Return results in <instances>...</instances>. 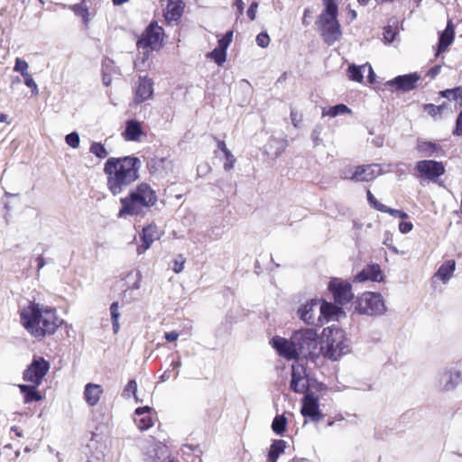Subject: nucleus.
Returning <instances> with one entry per match:
<instances>
[{
	"label": "nucleus",
	"instance_id": "f257e3e1",
	"mask_svg": "<svg viewBox=\"0 0 462 462\" xmlns=\"http://www.w3.org/2000/svg\"><path fill=\"white\" fill-rule=\"evenodd\" d=\"M141 162L137 157H110L104 165L106 188L113 196L126 191L139 179Z\"/></svg>",
	"mask_w": 462,
	"mask_h": 462
},
{
	"label": "nucleus",
	"instance_id": "f03ea898",
	"mask_svg": "<svg viewBox=\"0 0 462 462\" xmlns=\"http://www.w3.org/2000/svg\"><path fill=\"white\" fill-rule=\"evenodd\" d=\"M20 317L22 325L36 338L54 334L61 324L53 309L35 302H30L24 307L21 310Z\"/></svg>",
	"mask_w": 462,
	"mask_h": 462
},
{
	"label": "nucleus",
	"instance_id": "7ed1b4c3",
	"mask_svg": "<svg viewBox=\"0 0 462 462\" xmlns=\"http://www.w3.org/2000/svg\"><path fill=\"white\" fill-rule=\"evenodd\" d=\"M157 200L156 191L148 183L141 182L130 189L125 197L120 199L121 208L117 217L124 218L143 214L153 207Z\"/></svg>",
	"mask_w": 462,
	"mask_h": 462
},
{
	"label": "nucleus",
	"instance_id": "20e7f679",
	"mask_svg": "<svg viewBox=\"0 0 462 462\" xmlns=\"http://www.w3.org/2000/svg\"><path fill=\"white\" fill-rule=\"evenodd\" d=\"M324 346H321L324 356L337 361L349 352V346L345 337V332L337 326L328 327L322 332Z\"/></svg>",
	"mask_w": 462,
	"mask_h": 462
},
{
	"label": "nucleus",
	"instance_id": "39448f33",
	"mask_svg": "<svg viewBox=\"0 0 462 462\" xmlns=\"http://www.w3.org/2000/svg\"><path fill=\"white\" fill-rule=\"evenodd\" d=\"M325 10L319 15V29L326 43L334 44L340 39L341 30L337 21V5L335 0H322Z\"/></svg>",
	"mask_w": 462,
	"mask_h": 462
},
{
	"label": "nucleus",
	"instance_id": "423d86ee",
	"mask_svg": "<svg viewBox=\"0 0 462 462\" xmlns=\"http://www.w3.org/2000/svg\"><path fill=\"white\" fill-rule=\"evenodd\" d=\"M293 342L300 356L314 360L322 352L319 346L318 333L315 328H300L292 333Z\"/></svg>",
	"mask_w": 462,
	"mask_h": 462
},
{
	"label": "nucleus",
	"instance_id": "0eeeda50",
	"mask_svg": "<svg viewBox=\"0 0 462 462\" xmlns=\"http://www.w3.org/2000/svg\"><path fill=\"white\" fill-rule=\"evenodd\" d=\"M357 310L361 314L376 316L383 314L386 307L380 293L367 291L359 299Z\"/></svg>",
	"mask_w": 462,
	"mask_h": 462
},
{
	"label": "nucleus",
	"instance_id": "6e6552de",
	"mask_svg": "<svg viewBox=\"0 0 462 462\" xmlns=\"http://www.w3.org/2000/svg\"><path fill=\"white\" fill-rule=\"evenodd\" d=\"M163 39V28L159 26L157 23L152 22L143 32L141 38L137 42L138 49L158 50L162 47Z\"/></svg>",
	"mask_w": 462,
	"mask_h": 462
},
{
	"label": "nucleus",
	"instance_id": "1a4fd4ad",
	"mask_svg": "<svg viewBox=\"0 0 462 462\" xmlns=\"http://www.w3.org/2000/svg\"><path fill=\"white\" fill-rule=\"evenodd\" d=\"M50 370V363L43 357L34 356L32 363L23 373V379L36 385L42 384L45 375Z\"/></svg>",
	"mask_w": 462,
	"mask_h": 462
},
{
	"label": "nucleus",
	"instance_id": "9d476101",
	"mask_svg": "<svg viewBox=\"0 0 462 462\" xmlns=\"http://www.w3.org/2000/svg\"><path fill=\"white\" fill-rule=\"evenodd\" d=\"M415 171L420 178L437 182L438 179L445 173V167L441 162L422 160L416 163Z\"/></svg>",
	"mask_w": 462,
	"mask_h": 462
},
{
	"label": "nucleus",
	"instance_id": "9b49d317",
	"mask_svg": "<svg viewBox=\"0 0 462 462\" xmlns=\"http://www.w3.org/2000/svg\"><path fill=\"white\" fill-rule=\"evenodd\" d=\"M328 289L337 304H346L353 299L351 284L347 282L334 278L329 282Z\"/></svg>",
	"mask_w": 462,
	"mask_h": 462
},
{
	"label": "nucleus",
	"instance_id": "f8f14e48",
	"mask_svg": "<svg viewBox=\"0 0 462 462\" xmlns=\"http://www.w3.org/2000/svg\"><path fill=\"white\" fill-rule=\"evenodd\" d=\"M291 389L297 393H305L310 387L306 368L299 363L291 365Z\"/></svg>",
	"mask_w": 462,
	"mask_h": 462
},
{
	"label": "nucleus",
	"instance_id": "ddd939ff",
	"mask_svg": "<svg viewBox=\"0 0 462 462\" xmlns=\"http://www.w3.org/2000/svg\"><path fill=\"white\" fill-rule=\"evenodd\" d=\"M272 344L278 354L288 360L297 359L300 356L296 345H294L292 336L289 339L278 336L273 337Z\"/></svg>",
	"mask_w": 462,
	"mask_h": 462
},
{
	"label": "nucleus",
	"instance_id": "4468645a",
	"mask_svg": "<svg viewBox=\"0 0 462 462\" xmlns=\"http://www.w3.org/2000/svg\"><path fill=\"white\" fill-rule=\"evenodd\" d=\"M420 79L418 73L405 74L387 81L386 85L393 88V89L407 92L416 88V83Z\"/></svg>",
	"mask_w": 462,
	"mask_h": 462
},
{
	"label": "nucleus",
	"instance_id": "2eb2a0df",
	"mask_svg": "<svg viewBox=\"0 0 462 462\" xmlns=\"http://www.w3.org/2000/svg\"><path fill=\"white\" fill-rule=\"evenodd\" d=\"M301 413L313 421H319L322 419L323 415L319 411V400L314 393H307L304 396Z\"/></svg>",
	"mask_w": 462,
	"mask_h": 462
},
{
	"label": "nucleus",
	"instance_id": "dca6fc26",
	"mask_svg": "<svg viewBox=\"0 0 462 462\" xmlns=\"http://www.w3.org/2000/svg\"><path fill=\"white\" fill-rule=\"evenodd\" d=\"M319 308V300L313 299L304 304H301L297 310V314L304 323L308 325H314L318 319L317 310Z\"/></svg>",
	"mask_w": 462,
	"mask_h": 462
},
{
	"label": "nucleus",
	"instance_id": "f3484780",
	"mask_svg": "<svg viewBox=\"0 0 462 462\" xmlns=\"http://www.w3.org/2000/svg\"><path fill=\"white\" fill-rule=\"evenodd\" d=\"M153 83L151 79L147 77H140L138 86L135 89L134 102L141 104L152 97Z\"/></svg>",
	"mask_w": 462,
	"mask_h": 462
},
{
	"label": "nucleus",
	"instance_id": "a211bd4d",
	"mask_svg": "<svg viewBox=\"0 0 462 462\" xmlns=\"http://www.w3.org/2000/svg\"><path fill=\"white\" fill-rule=\"evenodd\" d=\"M379 172L380 168L376 164L358 166L350 179L356 181H370L376 178Z\"/></svg>",
	"mask_w": 462,
	"mask_h": 462
},
{
	"label": "nucleus",
	"instance_id": "6ab92c4d",
	"mask_svg": "<svg viewBox=\"0 0 462 462\" xmlns=\"http://www.w3.org/2000/svg\"><path fill=\"white\" fill-rule=\"evenodd\" d=\"M382 279L381 268L378 264L367 265L359 272L354 278L355 282H363L366 281L378 282Z\"/></svg>",
	"mask_w": 462,
	"mask_h": 462
},
{
	"label": "nucleus",
	"instance_id": "aec40b11",
	"mask_svg": "<svg viewBox=\"0 0 462 462\" xmlns=\"http://www.w3.org/2000/svg\"><path fill=\"white\" fill-rule=\"evenodd\" d=\"M455 37V30L451 21H448L446 29L440 32L439 37L438 49L435 57H438L441 52L445 51L448 47L453 42Z\"/></svg>",
	"mask_w": 462,
	"mask_h": 462
},
{
	"label": "nucleus",
	"instance_id": "412c9836",
	"mask_svg": "<svg viewBox=\"0 0 462 462\" xmlns=\"http://www.w3.org/2000/svg\"><path fill=\"white\" fill-rule=\"evenodd\" d=\"M460 382L458 372L445 371L439 376V387L445 391L454 389Z\"/></svg>",
	"mask_w": 462,
	"mask_h": 462
},
{
	"label": "nucleus",
	"instance_id": "4be33fe9",
	"mask_svg": "<svg viewBox=\"0 0 462 462\" xmlns=\"http://www.w3.org/2000/svg\"><path fill=\"white\" fill-rule=\"evenodd\" d=\"M157 238V227L155 226L150 225L143 227L141 236L143 244L137 248L138 254H143L148 248H150L152 242Z\"/></svg>",
	"mask_w": 462,
	"mask_h": 462
},
{
	"label": "nucleus",
	"instance_id": "5701e85b",
	"mask_svg": "<svg viewBox=\"0 0 462 462\" xmlns=\"http://www.w3.org/2000/svg\"><path fill=\"white\" fill-rule=\"evenodd\" d=\"M143 134L141 124L134 119L127 120L125 123V129L123 133L125 140L135 142L138 141L140 136Z\"/></svg>",
	"mask_w": 462,
	"mask_h": 462
},
{
	"label": "nucleus",
	"instance_id": "b1692460",
	"mask_svg": "<svg viewBox=\"0 0 462 462\" xmlns=\"http://www.w3.org/2000/svg\"><path fill=\"white\" fill-rule=\"evenodd\" d=\"M103 389L101 385L88 383L85 385L84 398L89 406H95L100 400Z\"/></svg>",
	"mask_w": 462,
	"mask_h": 462
},
{
	"label": "nucleus",
	"instance_id": "393cba45",
	"mask_svg": "<svg viewBox=\"0 0 462 462\" xmlns=\"http://www.w3.org/2000/svg\"><path fill=\"white\" fill-rule=\"evenodd\" d=\"M151 408L149 406L139 407L135 410L134 413L137 417L134 421L141 430H146L152 426V420L149 415Z\"/></svg>",
	"mask_w": 462,
	"mask_h": 462
},
{
	"label": "nucleus",
	"instance_id": "a878e982",
	"mask_svg": "<svg viewBox=\"0 0 462 462\" xmlns=\"http://www.w3.org/2000/svg\"><path fill=\"white\" fill-rule=\"evenodd\" d=\"M287 147V141L272 137L265 145V152L273 159H276Z\"/></svg>",
	"mask_w": 462,
	"mask_h": 462
},
{
	"label": "nucleus",
	"instance_id": "bb28decb",
	"mask_svg": "<svg viewBox=\"0 0 462 462\" xmlns=\"http://www.w3.org/2000/svg\"><path fill=\"white\" fill-rule=\"evenodd\" d=\"M38 386L39 385H36L35 383L19 384L18 385V387L20 389V392L23 395V402L24 403H31L32 402H39V401H41L42 399V395L37 390Z\"/></svg>",
	"mask_w": 462,
	"mask_h": 462
},
{
	"label": "nucleus",
	"instance_id": "cd10ccee",
	"mask_svg": "<svg viewBox=\"0 0 462 462\" xmlns=\"http://www.w3.org/2000/svg\"><path fill=\"white\" fill-rule=\"evenodd\" d=\"M416 150L419 153L425 157L436 156L441 152V147L436 143L418 140Z\"/></svg>",
	"mask_w": 462,
	"mask_h": 462
},
{
	"label": "nucleus",
	"instance_id": "c85d7f7f",
	"mask_svg": "<svg viewBox=\"0 0 462 462\" xmlns=\"http://www.w3.org/2000/svg\"><path fill=\"white\" fill-rule=\"evenodd\" d=\"M182 12L183 4L180 0H169L164 16L169 22H176L181 17Z\"/></svg>",
	"mask_w": 462,
	"mask_h": 462
},
{
	"label": "nucleus",
	"instance_id": "c756f323",
	"mask_svg": "<svg viewBox=\"0 0 462 462\" xmlns=\"http://www.w3.org/2000/svg\"><path fill=\"white\" fill-rule=\"evenodd\" d=\"M456 269V262L448 260L444 262L434 274V278H438L446 283L452 276Z\"/></svg>",
	"mask_w": 462,
	"mask_h": 462
},
{
	"label": "nucleus",
	"instance_id": "7c9ffc66",
	"mask_svg": "<svg viewBox=\"0 0 462 462\" xmlns=\"http://www.w3.org/2000/svg\"><path fill=\"white\" fill-rule=\"evenodd\" d=\"M319 314L318 316V320L322 318L328 320L330 319L337 318L338 314L342 313L341 308L338 306H335L332 303L322 302L319 308Z\"/></svg>",
	"mask_w": 462,
	"mask_h": 462
},
{
	"label": "nucleus",
	"instance_id": "2f4dec72",
	"mask_svg": "<svg viewBox=\"0 0 462 462\" xmlns=\"http://www.w3.org/2000/svg\"><path fill=\"white\" fill-rule=\"evenodd\" d=\"M286 448V442L282 439H275L272 443L269 453H268V461L269 462H276L279 456L284 452Z\"/></svg>",
	"mask_w": 462,
	"mask_h": 462
},
{
	"label": "nucleus",
	"instance_id": "473e14b6",
	"mask_svg": "<svg viewBox=\"0 0 462 462\" xmlns=\"http://www.w3.org/2000/svg\"><path fill=\"white\" fill-rule=\"evenodd\" d=\"M69 9L72 10L77 16H80L82 18L85 26L88 25L89 12L88 7L85 6L83 3L72 5L69 6Z\"/></svg>",
	"mask_w": 462,
	"mask_h": 462
},
{
	"label": "nucleus",
	"instance_id": "72a5a7b5",
	"mask_svg": "<svg viewBox=\"0 0 462 462\" xmlns=\"http://www.w3.org/2000/svg\"><path fill=\"white\" fill-rule=\"evenodd\" d=\"M351 110L344 104H338L328 108V110H323V116H328L330 117H335L338 115L343 114H350Z\"/></svg>",
	"mask_w": 462,
	"mask_h": 462
},
{
	"label": "nucleus",
	"instance_id": "f704fd0d",
	"mask_svg": "<svg viewBox=\"0 0 462 462\" xmlns=\"http://www.w3.org/2000/svg\"><path fill=\"white\" fill-rule=\"evenodd\" d=\"M287 419L284 415H277L273 420L272 429L278 434L282 435L286 430Z\"/></svg>",
	"mask_w": 462,
	"mask_h": 462
},
{
	"label": "nucleus",
	"instance_id": "c9c22d12",
	"mask_svg": "<svg viewBox=\"0 0 462 462\" xmlns=\"http://www.w3.org/2000/svg\"><path fill=\"white\" fill-rule=\"evenodd\" d=\"M119 304L117 301L113 302L110 305V315H111V320H112V326H113V331L115 334H116L119 331L120 325H119V317L120 312L118 310Z\"/></svg>",
	"mask_w": 462,
	"mask_h": 462
},
{
	"label": "nucleus",
	"instance_id": "e433bc0d",
	"mask_svg": "<svg viewBox=\"0 0 462 462\" xmlns=\"http://www.w3.org/2000/svg\"><path fill=\"white\" fill-rule=\"evenodd\" d=\"M362 69L365 70L366 65H364L362 67L350 65L347 69L349 79L356 82H361L364 78Z\"/></svg>",
	"mask_w": 462,
	"mask_h": 462
},
{
	"label": "nucleus",
	"instance_id": "4c0bfd02",
	"mask_svg": "<svg viewBox=\"0 0 462 462\" xmlns=\"http://www.w3.org/2000/svg\"><path fill=\"white\" fill-rule=\"evenodd\" d=\"M89 152L97 156L98 159H105L107 157L108 152L105 146L98 142H94L91 143Z\"/></svg>",
	"mask_w": 462,
	"mask_h": 462
},
{
	"label": "nucleus",
	"instance_id": "58836bf2",
	"mask_svg": "<svg viewBox=\"0 0 462 462\" xmlns=\"http://www.w3.org/2000/svg\"><path fill=\"white\" fill-rule=\"evenodd\" d=\"M440 95L448 100L462 99V87L443 90L440 92Z\"/></svg>",
	"mask_w": 462,
	"mask_h": 462
},
{
	"label": "nucleus",
	"instance_id": "ea45409f",
	"mask_svg": "<svg viewBox=\"0 0 462 462\" xmlns=\"http://www.w3.org/2000/svg\"><path fill=\"white\" fill-rule=\"evenodd\" d=\"M210 57L217 65H222L226 60V52L216 47L211 52L208 53Z\"/></svg>",
	"mask_w": 462,
	"mask_h": 462
},
{
	"label": "nucleus",
	"instance_id": "a19ab883",
	"mask_svg": "<svg viewBox=\"0 0 462 462\" xmlns=\"http://www.w3.org/2000/svg\"><path fill=\"white\" fill-rule=\"evenodd\" d=\"M28 68H29V65L26 60H24L21 58L15 59L14 71L21 73L22 77L23 78L30 74L28 71Z\"/></svg>",
	"mask_w": 462,
	"mask_h": 462
},
{
	"label": "nucleus",
	"instance_id": "79ce46f5",
	"mask_svg": "<svg viewBox=\"0 0 462 462\" xmlns=\"http://www.w3.org/2000/svg\"><path fill=\"white\" fill-rule=\"evenodd\" d=\"M233 39V32L228 31L225 33V35L218 40L217 42V48L220 50H223L226 52L227 48L229 47L230 43L232 42Z\"/></svg>",
	"mask_w": 462,
	"mask_h": 462
},
{
	"label": "nucleus",
	"instance_id": "37998d69",
	"mask_svg": "<svg viewBox=\"0 0 462 462\" xmlns=\"http://www.w3.org/2000/svg\"><path fill=\"white\" fill-rule=\"evenodd\" d=\"M381 212H383V213H388L389 215H391L392 217H397V218H401V219H406L408 218V214L402 210H399V209H394V208H391L387 206L385 207H381Z\"/></svg>",
	"mask_w": 462,
	"mask_h": 462
},
{
	"label": "nucleus",
	"instance_id": "c03bdc74",
	"mask_svg": "<svg viewBox=\"0 0 462 462\" xmlns=\"http://www.w3.org/2000/svg\"><path fill=\"white\" fill-rule=\"evenodd\" d=\"M65 141L69 146L75 149L79 146L80 138L77 132H72L66 135Z\"/></svg>",
	"mask_w": 462,
	"mask_h": 462
},
{
	"label": "nucleus",
	"instance_id": "a18cd8bd",
	"mask_svg": "<svg viewBox=\"0 0 462 462\" xmlns=\"http://www.w3.org/2000/svg\"><path fill=\"white\" fill-rule=\"evenodd\" d=\"M322 129L323 128L321 125H316L315 128L311 132L310 137L314 143V146H318L322 143V139L320 137Z\"/></svg>",
	"mask_w": 462,
	"mask_h": 462
},
{
	"label": "nucleus",
	"instance_id": "49530a36",
	"mask_svg": "<svg viewBox=\"0 0 462 462\" xmlns=\"http://www.w3.org/2000/svg\"><path fill=\"white\" fill-rule=\"evenodd\" d=\"M24 84L31 88L32 94L36 96L39 93V88L31 74L23 77Z\"/></svg>",
	"mask_w": 462,
	"mask_h": 462
},
{
	"label": "nucleus",
	"instance_id": "de8ad7c7",
	"mask_svg": "<svg viewBox=\"0 0 462 462\" xmlns=\"http://www.w3.org/2000/svg\"><path fill=\"white\" fill-rule=\"evenodd\" d=\"M136 392H137V383L135 380H130L126 386L125 387V390H124V394L126 395L127 394V397H129V393H133V395L134 396L136 402H138V398L136 396Z\"/></svg>",
	"mask_w": 462,
	"mask_h": 462
},
{
	"label": "nucleus",
	"instance_id": "09e8293b",
	"mask_svg": "<svg viewBox=\"0 0 462 462\" xmlns=\"http://www.w3.org/2000/svg\"><path fill=\"white\" fill-rule=\"evenodd\" d=\"M444 109V106H435L433 104H427L424 106V111H426L431 116H436L440 114Z\"/></svg>",
	"mask_w": 462,
	"mask_h": 462
},
{
	"label": "nucleus",
	"instance_id": "8fccbe9b",
	"mask_svg": "<svg viewBox=\"0 0 462 462\" xmlns=\"http://www.w3.org/2000/svg\"><path fill=\"white\" fill-rule=\"evenodd\" d=\"M256 43H257L258 46H260L262 48L268 47V45L270 43V37L267 34V32H260L256 36Z\"/></svg>",
	"mask_w": 462,
	"mask_h": 462
},
{
	"label": "nucleus",
	"instance_id": "3c124183",
	"mask_svg": "<svg viewBox=\"0 0 462 462\" xmlns=\"http://www.w3.org/2000/svg\"><path fill=\"white\" fill-rule=\"evenodd\" d=\"M185 262L186 259L183 257V255L180 254L178 258L173 261L172 270L174 271V273H181L184 268Z\"/></svg>",
	"mask_w": 462,
	"mask_h": 462
},
{
	"label": "nucleus",
	"instance_id": "603ef678",
	"mask_svg": "<svg viewBox=\"0 0 462 462\" xmlns=\"http://www.w3.org/2000/svg\"><path fill=\"white\" fill-rule=\"evenodd\" d=\"M225 158H226V162L224 163V169L226 171H230L231 169L234 168V165L236 162V158L230 151H226V153L225 154Z\"/></svg>",
	"mask_w": 462,
	"mask_h": 462
},
{
	"label": "nucleus",
	"instance_id": "864d4df0",
	"mask_svg": "<svg viewBox=\"0 0 462 462\" xmlns=\"http://www.w3.org/2000/svg\"><path fill=\"white\" fill-rule=\"evenodd\" d=\"M367 200L369 204L375 208L376 210L381 212V207H385L384 204L379 202L376 198L372 194L370 190H367Z\"/></svg>",
	"mask_w": 462,
	"mask_h": 462
},
{
	"label": "nucleus",
	"instance_id": "5fc2aeb1",
	"mask_svg": "<svg viewBox=\"0 0 462 462\" xmlns=\"http://www.w3.org/2000/svg\"><path fill=\"white\" fill-rule=\"evenodd\" d=\"M395 31L392 27H385L383 31V39L387 43H391L394 41Z\"/></svg>",
	"mask_w": 462,
	"mask_h": 462
},
{
	"label": "nucleus",
	"instance_id": "6e6d98bb",
	"mask_svg": "<svg viewBox=\"0 0 462 462\" xmlns=\"http://www.w3.org/2000/svg\"><path fill=\"white\" fill-rule=\"evenodd\" d=\"M291 119L294 127L299 128L301 125L302 116L294 109L291 110Z\"/></svg>",
	"mask_w": 462,
	"mask_h": 462
},
{
	"label": "nucleus",
	"instance_id": "4d7b16f0",
	"mask_svg": "<svg viewBox=\"0 0 462 462\" xmlns=\"http://www.w3.org/2000/svg\"><path fill=\"white\" fill-rule=\"evenodd\" d=\"M454 135L461 136L462 135V111L459 113L457 121H456V128L453 131Z\"/></svg>",
	"mask_w": 462,
	"mask_h": 462
},
{
	"label": "nucleus",
	"instance_id": "13d9d810",
	"mask_svg": "<svg viewBox=\"0 0 462 462\" xmlns=\"http://www.w3.org/2000/svg\"><path fill=\"white\" fill-rule=\"evenodd\" d=\"M257 7H258V4L256 2H253L247 9V12H246L247 16L252 21H254L255 19Z\"/></svg>",
	"mask_w": 462,
	"mask_h": 462
},
{
	"label": "nucleus",
	"instance_id": "bf43d9fd",
	"mask_svg": "<svg viewBox=\"0 0 462 462\" xmlns=\"http://www.w3.org/2000/svg\"><path fill=\"white\" fill-rule=\"evenodd\" d=\"M413 225L411 222L402 221L399 224V230L402 234H408L412 230Z\"/></svg>",
	"mask_w": 462,
	"mask_h": 462
},
{
	"label": "nucleus",
	"instance_id": "052dcab7",
	"mask_svg": "<svg viewBox=\"0 0 462 462\" xmlns=\"http://www.w3.org/2000/svg\"><path fill=\"white\" fill-rule=\"evenodd\" d=\"M441 71V65H435L428 72L427 76L430 79H435Z\"/></svg>",
	"mask_w": 462,
	"mask_h": 462
},
{
	"label": "nucleus",
	"instance_id": "680f3d73",
	"mask_svg": "<svg viewBox=\"0 0 462 462\" xmlns=\"http://www.w3.org/2000/svg\"><path fill=\"white\" fill-rule=\"evenodd\" d=\"M164 337L167 341L169 342H173L175 340L178 339L179 337V333L176 332V331H170V332H166L165 335H164Z\"/></svg>",
	"mask_w": 462,
	"mask_h": 462
},
{
	"label": "nucleus",
	"instance_id": "e2e57ef3",
	"mask_svg": "<svg viewBox=\"0 0 462 462\" xmlns=\"http://www.w3.org/2000/svg\"><path fill=\"white\" fill-rule=\"evenodd\" d=\"M114 64V61L110 59H106L102 63V69L103 71L106 70L108 73L110 72V69H112Z\"/></svg>",
	"mask_w": 462,
	"mask_h": 462
},
{
	"label": "nucleus",
	"instance_id": "0e129e2a",
	"mask_svg": "<svg viewBox=\"0 0 462 462\" xmlns=\"http://www.w3.org/2000/svg\"><path fill=\"white\" fill-rule=\"evenodd\" d=\"M36 263H37V273H39L40 270L44 267V265L46 264V262H45L44 258L42 255H40L36 258Z\"/></svg>",
	"mask_w": 462,
	"mask_h": 462
},
{
	"label": "nucleus",
	"instance_id": "69168bd1",
	"mask_svg": "<svg viewBox=\"0 0 462 462\" xmlns=\"http://www.w3.org/2000/svg\"><path fill=\"white\" fill-rule=\"evenodd\" d=\"M102 80H103V84L106 87H108L111 84V77H110L109 73L106 70H104V72H103Z\"/></svg>",
	"mask_w": 462,
	"mask_h": 462
},
{
	"label": "nucleus",
	"instance_id": "338daca9",
	"mask_svg": "<svg viewBox=\"0 0 462 462\" xmlns=\"http://www.w3.org/2000/svg\"><path fill=\"white\" fill-rule=\"evenodd\" d=\"M181 365V362L180 360H177V361H172L171 364V366H172V368L174 370H176V373H175V378L179 375L180 374V371H179V368L180 367Z\"/></svg>",
	"mask_w": 462,
	"mask_h": 462
},
{
	"label": "nucleus",
	"instance_id": "774afa93",
	"mask_svg": "<svg viewBox=\"0 0 462 462\" xmlns=\"http://www.w3.org/2000/svg\"><path fill=\"white\" fill-rule=\"evenodd\" d=\"M366 69L368 70V79L370 82L374 81L375 74L370 65L366 66Z\"/></svg>",
	"mask_w": 462,
	"mask_h": 462
}]
</instances>
